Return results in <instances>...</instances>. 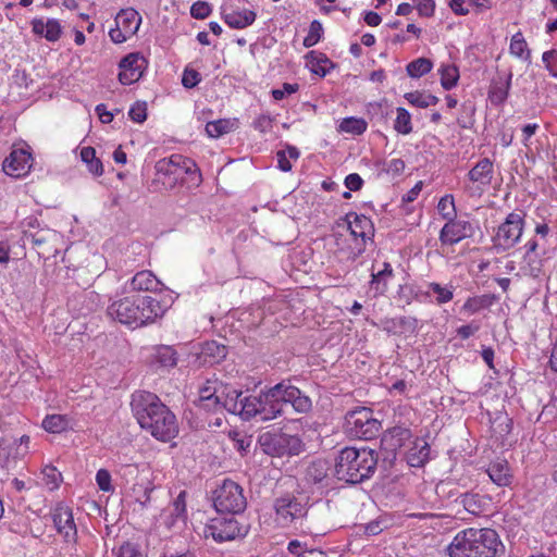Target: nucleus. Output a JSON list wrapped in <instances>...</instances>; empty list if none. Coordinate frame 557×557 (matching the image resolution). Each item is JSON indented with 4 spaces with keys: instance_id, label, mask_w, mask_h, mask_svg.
Here are the masks:
<instances>
[{
    "instance_id": "dca6fc26",
    "label": "nucleus",
    "mask_w": 557,
    "mask_h": 557,
    "mask_svg": "<svg viewBox=\"0 0 557 557\" xmlns=\"http://www.w3.org/2000/svg\"><path fill=\"white\" fill-rule=\"evenodd\" d=\"M32 154L25 149H14L3 161V171L12 177L25 176L32 168Z\"/></svg>"
},
{
    "instance_id": "4468645a",
    "label": "nucleus",
    "mask_w": 557,
    "mask_h": 557,
    "mask_svg": "<svg viewBox=\"0 0 557 557\" xmlns=\"http://www.w3.org/2000/svg\"><path fill=\"white\" fill-rule=\"evenodd\" d=\"M119 81L123 85H131L138 82L145 70L147 69L148 61L144 55L138 52H133L124 57L120 61Z\"/></svg>"
},
{
    "instance_id": "13d9d810",
    "label": "nucleus",
    "mask_w": 557,
    "mask_h": 557,
    "mask_svg": "<svg viewBox=\"0 0 557 557\" xmlns=\"http://www.w3.org/2000/svg\"><path fill=\"white\" fill-rule=\"evenodd\" d=\"M96 481L99 486V488L103 492H110L113 491L112 484H111V474L106 469L98 470L96 474Z\"/></svg>"
},
{
    "instance_id": "774afa93",
    "label": "nucleus",
    "mask_w": 557,
    "mask_h": 557,
    "mask_svg": "<svg viewBox=\"0 0 557 557\" xmlns=\"http://www.w3.org/2000/svg\"><path fill=\"white\" fill-rule=\"evenodd\" d=\"M272 119L269 115H260L253 122V127L261 133H267L272 128Z\"/></svg>"
},
{
    "instance_id": "4be33fe9",
    "label": "nucleus",
    "mask_w": 557,
    "mask_h": 557,
    "mask_svg": "<svg viewBox=\"0 0 557 557\" xmlns=\"http://www.w3.org/2000/svg\"><path fill=\"white\" fill-rule=\"evenodd\" d=\"M33 32L44 36L48 41H57L62 34V26L58 20L49 18L47 22L42 20L33 21Z\"/></svg>"
},
{
    "instance_id": "4d7b16f0",
    "label": "nucleus",
    "mask_w": 557,
    "mask_h": 557,
    "mask_svg": "<svg viewBox=\"0 0 557 557\" xmlns=\"http://www.w3.org/2000/svg\"><path fill=\"white\" fill-rule=\"evenodd\" d=\"M394 325L400 327L404 332H416L418 320L412 317H399L394 320Z\"/></svg>"
},
{
    "instance_id": "bf43d9fd",
    "label": "nucleus",
    "mask_w": 557,
    "mask_h": 557,
    "mask_svg": "<svg viewBox=\"0 0 557 557\" xmlns=\"http://www.w3.org/2000/svg\"><path fill=\"white\" fill-rule=\"evenodd\" d=\"M542 60L546 65V69L549 71V73L557 77V51L556 50H549L545 51L542 55Z\"/></svg>"
},
{
    "instance_id": "37998d69",
    "label": "nucleus",
    "mask_w": 557,
    "mask_h": 557,
    "mask_svg": "<svg viewBox=\"0 0 557 557\" xmlns=\"http://www.w3.org/2000/svg\"><path fill=\"white\" fill-rule=\"evenodd\" d=\"M394 128L395 131L404 135L411 133V116L405 108L397 109V116L395 120Z\"/></svg>"
},
{
    "instance_id": "6e6d98bb",
    "label": "nucleus",
    "mask_w": 557,
    "mask_h": 557,
    "mask_svg": "<svg viewBox=\"0 0 557 557\" xmlns=\"http://www.w3.org/2000/svg\"><path fill=\"white\" fill-rule=\"evenodd\" d=\"M211 14V7L208 2L197 1L190 7V15L197 20H203Z\"/></svg>"
},
{
    "instance_id": "c03bdc74",
    "label": "nucleus",
    "mask_w": 557,
    "mask_h": 557,
    "mask_svg": "<svg viewBox=\"0 0 557 557\" xmlns=\"http://www.w3.org/2000/svg\"><path fill=\"white\" fill-rule=\"evenodd\" d=\"M327 474V465L324 460L311 462L307 469L308 479L314 483H320Z\"/></svg>"
},
{
    "instance_id": "f704fd0d",
    "label": "nucleus",
    "mask_w": 557,
    "mask_h": 557,
    "mask_svg": "<svg viewBox=\"0 0 557 557\" xmlns=\"http://www.w3.org/2000/svg\"><path fill=\"white\" fill-rule=\"evenodd\" d=\"M510 53L528 60L530 58V50H528V44L521 32L516 33L510 40L509 46Z\"/></svg>"
},
{
    "instance_id": "4c0bfd02",
    "label": "nucleus",
    "mask_w": 557,
    "mask_h": 557,
    "mask_svg": "<svg viewBox=\"0 0 557 557\" xmlns=\"http://www.w3.org/2000/svg\"><path fill=\"white\" fill-rule=\"evenodd\" d=\"M441 85L445 90H450L457 85L459 71L455 65H445L440 70Z\"/></svg>"
},
{
    "instance_id": "7c9ffc66",
    "label": "nucleus",
    "mask_w": 557,
    "mask_h": 557,
    "mask_svg": "<svg viewBox=\"0 0 557 557\" xmlns=\"http://www.w3.org/2000/svg\"><path fill=\"white\" fill-rule=\"evenodd\" d=\"M42 426L50 433H61L70 428V419L63 414H50L44 419Z\"/></svg>"
},
{
    "instance_id": "423d86ee",
    "label": "nucleus",
    "mask_w": 557,
    "mask_h": 557,
    "mask_svg": "<svg viewBox=\"0 0 557 557\" xmlns=\"http://www.w3.org/2000/svg\"><path fill=\"white\" fill-rule=\"evenodd\" d=\"M213 505L218 512L235 515L245 510L247 500L239 484L224 480L213 493Z\"/></svg>"
},
{
    "instance_id": "a18cd8bd",
    "label": "nucleus",
    "mask_w": 557,
    "mask_h": 557,
    "mask_svg": "<svg viewBox=\"0 0 557 557\" xmlns=\"http://www.w3.org/2000/svg\"><path fill=\"white\" fill-rule=\"evenodd\" d=\"M202 355L211 357L213 362H218L225 358L226 347L218 344L216 342H208L202 348Z\"/></svg>"
},
{
    "instance_id": "ddd939ff",
    "label": "nucleus",
    "mask_w": 557,
    "mask_h": 557,
    "mask_svg": "<svg viewBox=\"0 0 557 557\" xmlns=\"http://www.w3.org/2000/svg\"><path fill=\"white\" fill-rule=\"evenodd\" d=\"M274 510L277 520L283 525H288L295 520L306 517L308 507L306 503L300 502L294 495L286 494L274 500Z\"/></svg>"
},
{
    "instance_id": "0eeeda50",
    "label": "nucleus",
    "mask_w": 557,
    "mask_h": 557,
    "mask_svg": "<svg viewBox=\"0 0 557 557\" xmlns=\"http://www.w3.org/2000/svg\"><path fill=\"white\" fill-rule=\"evenodd\" d=\"M259 443L262 450L270 456H294L302 450L301 440L286 433H263L259 437Z\"/></svg>"
},
{
    "instance_id": "69168bd1",
    "label": "nucleus",
    "mask_w": 557,
    "mask_h": 557,
    "mask_svg": "<svg viewBox=\"0 0 557 557\" xmlns=\"http://www.w3.org/2000/svg\"><path fill=\"white\" fill-rule=\"evenodd\" d=\"M298 84L284 83L281 89H273L272 96L275 100H282L285 95H292L298 90Z\"/></svg>"
},
{
    "instance_id": "6e6552de",
    "label": "nucleus",
    "mask_w": 557,
    "mask_h": 557,
    "mask_svg": "<svg viewBox=\"0 0 557 557\" xmlns=\"http://www.w3.org/2000/svg\"><path fill=\"white\" fill-rule=\"evenodd\" d=\"M494 175L493 162L481 159L467 174L463 189L470 197H480L491 185Z\"/></svg>"
},
{
    "instance_id": "58836bf2",
    "label": "nucleus",
    "mask_w": 557,
    "mask_h": 557,
    "mask_svg": "<svg viewBox=\"0 0 557 557\" xmlns=\"http://www.w3.org/2000/svg\"><path fill=\"white\" fill-rule=\"evenodd\" d=\"M181 156H172L170 159L159 160L156 164V170L158 173L164 175H173L177 176L181 171L180 162Z\"/></svg>"
},
{
    "instance_id": "603ef678",
    "label": "nucleus",
    "mask_w": 557,
    "mask_h": 557,
    "mask_svg": "<svg viewBox=\"0 0 557 557\" xmlns=\"http://www.w3.org/2000/svg\"><path fill=\"white\" fill-rule=\"evenodd\" d=\"M221 384L222 382L216 379L207 380L206 383L199 388L198 399H206L208 397L216 395L219 393Z\"/></svg>"
},
{
    "instance_id": "39448f33",
    "label": "nucleus",
    "mask_w": 557,
    "mask_h": 557,
    "mask_svg": "<svg viewBox=\"0 0 557 557\" xmlns=\"http://www.w3.org/2000/svg\"><path fill=\"white\" fill-rule=\"evenodd\" d=\"M381 430V422L373 417V410L368 407H357L345 416V431L349 436L369 441Z\"/></svg>"
},
{
    "instance_id": "052dcab7",
    "label": "nucleus",
    "mask_w": 557,
    "mask_h": 557,
    "mask_svg": "<svg viewBox=\"0 0 557 557\" xmlns=\"http://www.w3.org/2000/svg\"><path fill=\"white\" fill-rule=\"evenodd\" d=\"M200 82V74L196 70L185 69L182 84L185 88H194Z\"/></svg>"
},
{
    "instance_id": "9b49d317",
    "label": "nucleus",
    "mask_w": 557,
    "mask_h": 557,
    "mask_svg": "<svg viewBox=\"0 0 557 557\" xmlns=\"http://www.w3.org/2000/svg\"><path fill=\"white\" fill-rule=\"evenodd\" d=\"M411 431L404 426H394L385 431L381 437V454L383 462L392 466L397 451L411 440Z\"/></svg>"
},
{
    "instance_id": "a878e982",
    "label": "nucleus",
    "mask_w": 557,
    "mask_h": 557,
    "mask_svg": "<svg viewBox=\"0 0 557 557\" xmlns=\"http://www.w3.org/2000/svg\"><path fill=\"white\" fill-rule=\"evenodd\" d=\"M490 479L498 486H507L511 482L508 462L506 460H497L492 462L486 470Z\"/></svg>"
},
{
    "instance_id": "cd10ccee",
    "label": "nucleus",
    "mask_w": 557,
    "mask_h": 557,
    "mask_svg": "<svg viewBox=\"0 0 557 557\" xmlns=\"http://www.w3.org/2000/svg\"><path fill=\"white\" fill-rule=\"evenodd\" d=\"M543 262L536 253H525L520 272L517 276L539 277L542 272Z\"/></svg>"
},
{
    "instance_id": "49530a36",
    "label": "nucleus",
    "mask_w": 557,
    "mask_h": 557,
    "mask_svg": "<svg viewBox=\"0 0 557 557\" xmlns=\"http://www.w3.org/2000/svg\"><path fill=\"white\" fill-rule=\"evenodd\" d=\"M438 212L442 216L449 221L456 215L455 201L451 195L442 197L437 205Z\"/></svg>"
},
{
    "instance_id": "aec40b11",
    "label": "nucleus",
    "mask_w": 557,
    "mask_h": 557,
    "mask_svg": "<svg viewBox=\"0 0 557 557\" xmlns=\"http://www.w3.org/2000/svg\"><path fill=\"white\" fill-rule=\"evenodd\" d=\"M346 221L348 230L355 238L360 237L364 242L374 235L373 223L368 216L351 212L346 215Z\"/></svg>"
},
{
    "instance_id": "c756f323",
    "label": "nucleus",
    "mask_w": 557,
    "mask_h": 557,
    "mask_svg": "<svg viewBox=\"0 0 557 557\" xmlns=\"http://www.w3.org/2000/svg\"><path fill=\"white\" fill-rule=\"evenodd\" d=\"M81 159L88 166V171L96 175L101 176L103 174V165L99 158L96 157L95 148L88 146L81 150Z\"/></svg>"
},
{
    "instance_id": "f3484780",
    "label": "nucleus",
    "mask_w": 557,
    "mask_h": 557,
    "mask_svg": "<svg viewBox=\"0 0 557 557\" xmlns=\"http://www.w3.org/2000/svg\"><path fill=\"white\" fill-rule=\"evenodd\" d=\"M52 520L58 533L61 534L66 542L76 541L77 530L70 508L62 506L57 507L52 513Z\"/></svg>"
},
{
    "instance_id": "338daca9",
    "label": "nucleus",
    "mask_w": 557,
    "mask_h": 557,
    "mask_svg": "<svg viewBox=\"0 0 557 557\" xmlns=\"http://www.w3.org/2000/svg\"><path fill=\"white\" fill-rule=\"evenodd\" d=\"M345 186L350 190V191H357V190H360L362 185H363V180L361 178V176L357 173H351L349 175L346 176L345 178Z\"/></svg>"
},
{
    "instance_id": "de8ad7c7",
    "label": "nucleus",
    "mask_w": 557,
    "mask_h": 557,
    "mask_svg": "<svg viewBox=\"0 0 557 557\" xmlns=\"http://www.w3.org/2000/svg\"><path fill=\"white\" fill-rule=\"evenodd\" d=\"M322 24L317 20L312 21L309 27V33L304 39V46L306 48H310L317 45L322 36Z\"/></svg>"
},
{
    "instance_id": "bb28decb",
    "label": "nucleus",
    "mask_w": 557,
    "mask_h": 557,
    "mask_svg": "<svg viewBox=\"0 0 557 557\" xmlns=\"http://www.w3.org/2000/svg\"><path fill=\"white\" fill-rule=\"evenodd\" d=\"M260 406V396H242L236 414L240 416L244 420L259 418Z\"/></svg>"
},
{
    "instance_id": "7ed1b4c3",
    "label": "nucleus",
    "mask_w": 557,
    "mask_h": 557,
    "mask_svg": "<svg viewBox=\"0 0 557 557\" xmlns=\"http://www.w3.org/2000/svg\"><path fill=\"white\" fill-rule=\"evenodd\" d=\"M377 460L379 455L373 449L345 447L336 457L334 474L346 483H361L373 475Z\"/></svg>"
},
{
    "instance_id": "412c9836",
    "label": "nucleus",
    "mask_w": 557,
    "mask_h": 557,
    "mask_svg": "<svg viewBox=\"0 0 557 557\" xmlns=\"http://www.w3.org/2000/svg\"><path fill=\"white\" fill-rule=\"evenodd\" d=\"M283 394L285 406L290 404L293 408L300 413H307L311 410V399L302 394L298 387L284 383Z\"/></svg>"
},
{
    "instance_id": "5701e85b",
    "label": "nucleus",
    "mask_w": 557,
    "mask_h": 557,
    "mask_svg": "<svg viewBox=\"0 0 557 557\" xmlns=\"http://www.w3.org/2000/svg\"><path fill=\"white\" fill-rule=\"evenodd\" d=\"M140 22V15L132 8L121 10L115 17L116 26L121 27V29L132 36L137 33Z\"/></svg>"
},
{
    "instance_id": "72a5a7b5",
    "label": "nucleus",
    "mask_w": 557,
    "mask_h": 557,
    "mask_svg": "<svg viewBox=\"0 0 557 557\" xmlns=\"http://www.w3.org/2000/svg\"><path fill=\"white\" fill-rule=\"evenodd\" d=\"M433 67V63L430 59L419 58L417 60L411 61L407 67V74L410 77L418 78L425 74H428Z\"/></svg>"
},
{
    "instance_id": "8fccbe9b",
    "label": "nucleus",
    "mask_w": 557,
    "mask_h": 557,
    "mask_svg": "<svg viewBox=\"0 0 557 557\" xmlns=\"http://www.w3.org/2000/svg\"><path fill=\"white\" fill-rule=\"evenodd\" d=\"M22 240L24 245H32L33 247H41L47 243L46 233L44 231H37L35 233L24 231Z\"/></svg>"
},
{
    "instance_id": "c85d7f7f",
    "label": "nucleus",
    "mask_w": 557,
    "mask_h": 557,
    "mask_svg": "<svg viewBox=\"0 0 557 557\" xmlns=\"http://www.w3.org/2000/svg\"><path fill=\"white\" fill-rule=\"evenodd\" d=\"M496 299L497 297L493 294L469 297L463 304L462 310L473 314L484 308L491 307L496 301Z\"/></svg>"
},
{
    "instance_id": "9d476101",
    "label": "nucleus",
    "mask_w": 557,
    "mask_h": 557,
    "mask_svg": "<svg viewBox=\"0 0 557 557\" xmlns=\"http://www.w3.org/2000/svg\"><path fill=\"white\" fill-rule=\"evenodd\" d=\"M245 533V528L233 516L211 519L203 531L206 539L212 537L219 543L234 540Z\"/></svg>"
},
{
    "instance_id": "a19ab883",
    "label": "nucleus",
    "mask_w": 557,
    "mask_h": 557,
    "mask_svg": "<svg viewBox=\"0 0 557 557\" xmlns=\"http://www.w3.org/2000/svg\"><path fill=\"white\" fill-rule=\"evenodd\" d=\"M233 123L230 120H218L207 123L206 132L212 138H218L227 134L232 129Z\"/></svg>"
},
{
    "instance_id": "e433bc0d",
    "label": "nucleus",
    "mask_w": 557,
    "mask_h": 557,
    "mask_svg": "<svg viewBox=\"0 0 557 557\" xmlns=\"http://www.w3.org/2000/svg\"><path fill=\"white\" fill-rule=\"evenodd\" d=\"M156 360L164 368H173L177 364V354L170 346H161L157 349Z\"/></svg>"
},
{
    "instance_id": "680f3d73",
    "label": "nucleus",
    "mask_w": 557,
    "mask_h": 557,
    "mask_svg": "<svg viewBox=\"0 0 557 557\" xmlns=\"http://www.w3.org/2000/svg\"><path fill=\"white\" fill-rule=\"evenodd\" d=\"M185 495H186V493L183 491L175 498V500L172 504L171 516L181 518L185 515V511H186Z\"/></svg>"
},
{
    "instance_id": "e2e57ef3",
    "label": "nucleus",
    "mask_w": 557,
    "mask_h": 557,
    "mask_svg": "<svg viewBox=\"0 0 557 557\" xmlns=\"http://www.w3.org/2000/svg\"><path fill=\"white\" fill-rule=\"evenodd\" d=\"M420 16L431 17L435 11L434 0H418L416 5Z\"/></svg>"
},
{
    "instance_id": "864d4df0",
    "label": "nucleus",
    "mask_w": 557,
    "mask_h": 557,
    "mask_svg": "<svg viewBox=\"0 0 557 557\" xmlns=\"http://www.w3.org/2000/svg\"><path fill=\"white\" fill-rule=\"evenodd\" d=\"M197 406L206 411H209V412L222 411V403L220 401L218 394L212 397H208L206 399H198Z\"/></svg>"
},
{
    "instance_id": "393cba45",
    "label": "nucleus",
    "mask_w": 557,
    "mask_h": 557,
    "mask_svg": "<svg viewBox=\"0 0 557 557\" xmlns=\"http://www.w3.org/2000/svg\"><path fill=\"white\" fill-rule=\"evenodd\" d=\"M160 286L161 282L151 271L147 270L136 273L131 281L133 290L157 292Z\"/></svg>"
},
{
    "instance_id": "09e8293b",
    "label": "nucleus",
    "mask_w": 557,
    "mask_h": 557,
    "mask_svg": "<svg viewBox=\"0 0 557 557\" xmlns=\"http://www.w3.org/2000/svg\"><path fill=\"white\" fill-rule=\"evenodd\" d=\"M429 289L436 294V302L438 305L446 304L454 297L451 288L443 287L441 284L435 282L429 284Z\"/></svg>"
},
{
    "instance_id": "f8f14e48",
    "label": "nucleus",
    "mask_w": 557,
    "mask_h": 557,
    "mask_svg": "<svg viewBox=\"0 0 557 557\" xmlns=\"http://www.w3.org/2000/svg\"><path fill=\"white\" fill-rule=\"evenodd\" d=\"M284 382H281L267 392L260 393V409L259 420L271 421L284 412V394H283Z\"/></svg>"
},
{
    "instance_id": "a211bd4d",
    "label": "nucleus",
    "mask_w": 557,
    "mask_h": 557,
    "mask_svg": "<svg viewBox=\"0 0 557 557\" xmlns=\"http://www.w3.org/2000/svg\"><path fill=\"white\" fill-rule=\"evenodd\" d=\"M222 15L224 22L232 28H245L251 25L256 20V13L251 10H239L233 4H224L222 7Z\"/></svg>"
},
{
    "instance_id": "6ab92c4d",
    "label": "nucleus",
    "mask_w": 557,
    "mask_h": 557,
    "mask_svg": "<svg viewBox=\"0 0 557 557\" xmlns=\"http://www.w3.org/2000/svg\"><path fill=\"white\" fill-rule=\"evenodd\" d=\"M455 503L461 505L463 509L473 515L480 516L482 515L486 506L488 505V499L485 496L480 495L479 493L465 492V493H453L449 492V497H454Z\"/></svg>"
},
{
    "instance_id": "1a4fd4ad",
    "label": "nucleus",
    "mask_w": 557,
    "mask_h": 557,
    "mask_svg": "<svg viewBox=\"0 0 557 557\" xmlns=\"http://www.w3.org/2000/svg\"><path fill=\"white\" fill-rule=\"evenodd\" d=\"M524 215L523 211H513L506 216L494 236L495 246L510 249L519 242L523 231Z\"/></svg>"
},
{
    "instance_id": "5fc2aeb1",
    "label": "nucleus",
    "mask_w": 557,
    "mask_h": 557,
    "mask_svg": "<svg viewBox=\"0 0 557 557\" xmlns=\"http://www.w3.org/2000/svg\"><path fill=\"white\" fill-rule=\"evenodd\" d=\"M129 117L136 123H143L147 119V104L146 102L137 101L134 103L128 112Z\"/></svg>"
},
{
    "instance_id": "0e129e2a",
    "label": "nucleus",
    "mask_w": 557,
    "mask_h": 557,
    "mask_svg": "<svg viewBox=\"0 0 557 557\" xmlns=\"http://www.w3.org/2000/svg\"><path fill=\"white\" fill-rule=\"evenodd\" d=\"M116 557H143V555L135 544L126 542L120 546Z\"/></svg>"
},
{
    "instance_id": "473e14b6",
    "label": "nucleus",
    "mask_w": 557,
    "mask_h": 557,
    "mask_svg": "<svg viewBox=\"0 0 557 557\" xmlns=\"http://www.w3.org/2000/svg\"><path fill=\"white\" fill-rule=\"evenodd\" d=\"M512 74L508 73L505 77V81L500 84H495L491 91L490 98L494 103H503L509 94L510 85H511Z\"/></svg>"
},
{
    "instance_id": "f03ea898",
    "label": "nucleus",
    "mask_w": 557,
    "mask_h": 557,
    "mask_svg": "<svg viewBox=\"0 0 557 557\" xmlns=\"http://www.w3.org/2000/svg\"><path fill=\"white\" fill-rule=\"evenodd\" d=\"M172 304L170 296L160 299L151 296H129L113 301L107 312L113 320L136 329L162 318Z\"/></svg>"
},
{
    "instance_id": "2f4dec72",
    "label": "nucleus",
    "mask_w": 557,
    "mask_h": 557,
    "mask_svg": "<svg viewBox=\"0 0 557 557\" xmlns=\"http://www.w3.org/2000/svg\"><path fill=\"white\" fill-rule=\"evenodd\" d=\"M393 275V269L389 263L385 262L383 270L377 273H372V280L370 282L371 288L375 290V294H384L387 289L386 280Z\"/></svg>"
},
{
    "instance_id": "20e7f679",
    "label": "nucleus",
    "mask_w": 557,
    "mask_h": 557,
    "mask_svg": "<svg viewBox=\"0 0 557 557\" xmlns=\"http://www.w3.org/2000/svg\"><path fill=\"white\" fill-rule=\"evenodd\" d=\"M500 545L494 530L468 528L455 535L447 553L449 557H495Z\"/></svg>"
},
{
    "instance_id": "79ce46f5",
    "label": "nucleus",
    "mask_w": 557,
    "mask_h": 557,
    "mask_svg": "<svg viewBox=\"0 0 557 557\" xmlns=\"http://www.w3.org/2000/svg\"><path fill=\"white\" fill-rule=\"evenodd\" d=\"M12 447L4 440H0V478L7 476L13 462L11 459Z\"/></svg>"
},
{
    "instance_id": "b1692460",
    "label": "nucleus",
    "mask_w": 557,
    "mask_h": 557,
    "mask_svg": "<svg viewBox=\"0 0 557 557\" xmlns=\"http://www.w3.org/2000/svg\"><path fill=\"white\" fill-rule=\"evenodd\" d=\"M218 395L222 403V410L225 409L226 411L236 414L243 393L222 382Z\"/></svg>"
},
{
    "instance_id": "3c124183",
    "label": "nucleus",
    "mask_w": 557,
    "mask_h": 557,
    "mask_svg": "<svg viewBox=\"0 0 557 557\" xmlns=\"http://www.w3.org/2000/svg\"><path fill=\"white\" fill-rule=\"evenodd\" d=\"M45 484L49 490H55L62 480L61 473L54 467H46L42 471Z\"/></svg>"
},
{
    "instance_id": "ea45409f",
    "label": "nucleus",
    "mask_w": 557,
    "mask_h": 557,
    "mask_svg": "<svg viewBox=\"0 0 557 557\" xmlns=\"http://www.w3.org/2000/svg\"><path fill=\"white\" fill-rule=\"evenodd\" d=\"M367 129V122L363 119L346 117L339 124V131L360 135Z\"/></svg>"
},
{
    "instance_id": "f257e3e1",
    "label": "nucleus",
    "mask_w": 557,
    "mask_h": 557,
    "mask_svg": "<svg viewBox=\"0 0 557 557\" xmlns=\"http://www.w3.org/2000/svg\"><path fill=\"white\" fill-rule=\"evenodd\" d=\"M132 410L141 429L156 440L169 442L178 433L175 414L149 392H136L132 397Z\"/></svg>"
},
{
    "instance_id": "2eb2a0df",
    "label": "nucleus",
    "mask_w": 557,
    "mask_h": 557,
    "mask_svg": "<svg viewBox=\"0 0 557 557\" xmlns=\"http://www.w3.org/2000/svg\"><path fill=\"white\" fill-rule=\"evenodd\" d=\"M474 225L462 219H455L447 221L440 233V240L444 245H454L465 238L474 235Z\"/></svg>"
},
{
    "instance_id": "c9c22d12",
    "label": "nucleus",
    "mask_w": 557,
    "mask_h": 557,
    "mask_svg": "<svg viewBox=\"0 0 557 557\" xmlns=\"http://www.w3.org/2000/svg\"><path fill=\"white\" fill-rule=\"evenodd\" d=\"M405 98L409 103L418 108H428L430 106H435L438 102V98L436 96L419 91L407 92Z\"/></svg>"
}]
</instances>
